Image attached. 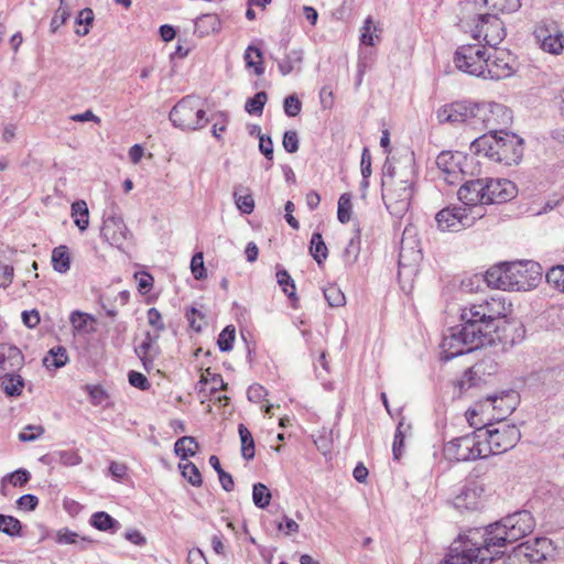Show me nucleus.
Returning <instances> with one entry per match:
<instances>
[{
  "mask_svg": "<svg viewBox=\"0 0 564 564\" xmlns=\"http://www.w3.org/2000/svg\"><path fill=\"white\" fill-rule=\"evenodd\" d=\"M323 293H324L325 300L332 307H340V306L345 305V303H346L345 295H344L343 291L337 285L330 284V285L326 286L323 290Z\"/></svg>",
  "mask_w": 564,
  "mask_h": 564,
  "instance_id": "obj_45",
  "label": "nucleus"
},
{
  "mask_svg": "<svg viewBox=\"0 0 564 564\" xmlns=\"http://www.w3.org/2000/svg\"><path fill=\"white\" fill-rule=\"evenodd\" d=\"M236 329L232 325L226 326L218 335L217 345L221 351H230L234 347Z\"/></svg>",
  "mask_w": 564,
  "mask_h": 564,
  "instance_id": "obj_47",
  "label": "nucleus"
},
{
  "mask_svg": "<svg viewBox=\"0 0 564 564\" xmlns=\"http://www.w3.org/2000/svg\"><path fill=\"white\" fill-rule=\"evenodd\" d=\"M516 57L507 50L492 47L487 50L484 79L499 80L510 77L516 72Z\"/></svg>",
  "mask_w": 564,
  "mask_h": 564,
  "instance_id": "obj_13",
  "label": "nucleus"
},
{
  "mask_svg": "<svg viewBox=\"0 0 564 564\" xmlns=\"http://www.w3.org/2000/svg\"><path fill=\"white\" fill-rule=\"evenodd\" d=\"M479 429L473 433L452 440L444 445V456L451 462H467L486 457L482 451Z\"/></svg>",
  "mask_w": 564,
  "mask_h": 564,
  "instance_id": "obj_9",
  "label": "nucleus"
},
{
  "mask_svg": "<svg viewBox=\"0 0 564 564\" xmlns=\"http://www.w3.org/2000/svg\"><path fill=\"white\" fill-rule=\"evenodd\" d=\"M180 469L184 478L188 480V482L193 486H200L203 482L202 475L192 462H186L184 464H180Z\"/></svg>",
  "mask_w": 564,
  "mask_h": 564,
  "instance_id": "obj_48",
  "label": "nucleus"
},
{
  "mask_svg": "<svg viewBox=\"0 0 564 564\" xmlns=\"http://www.w3.org/2000/svg\"><path fill=\"white\" fill-rule=\"evenodd\" d=\"M72 218L74 219L75 225L78 227L80 231H84L89 226V210L87 203L85 200H76L72 204L70 207Z\"/></svg>",
  "mask_w": 564,
  "mask_h": 564,
  "instance_id": "obj_31",
  "label": "nucleus"
},
{
  "mask_svg": "<svg viewBox=\"0 0 564 564\" xmlns=\"http://www.w3.org/2000/svg\"><path fill=\"white\" fill-rule=\"evenodd\" d=\"M360 251V237L357 234L351 238L343 252V259L346 264L351 265L356 262Z\"/></svg>",
  "mask_w": 564,
  "mask_h": 564,
  "instance_id": "obj_50",
  "label": "nucleus"
},
{
  "mask_svg": "<svg viewBox=\"0 0 564 564\" xmlns=\"http://www.w3.org/2000/svg\"><path fill=\"white\" fill-rule=\"evenodd\" d=\"M158 339V334L152 335L150 332H147L143 341L134 349L137 356L141 359L147 370L153 368V359L160 352L156 344Z\"/></svg>",
  "mask_w": 564,
  "mask_h": 564,
  "instance_id": "obj_24",
  "label": "nucleus"
},
{
  "mask_svg": "<svg viewBox=\"0 0 564 564\" xmlns=\"http://www.w3.org/2000/svg\"><path fill=\"white\" fill-rule=\"evenodd\" d=\"M477 128L488 130L489 134L503 133L512 120L511 110L498 102L477 104Z\"/></svg>",
  "mask_w": 564,
  "mask_h": 564,
  "instance_id": "obj_10",
  "label": "nucleus"
},
{
  "mask_svg": "<svg viewBox=\"0 0 564 564\" xmlns=\"http://www.w3.org/2000/svg\"><path fill=\"white\" fill-rule=\"evenodd\" d=\"M485 528L488 531L489 541L495 542L496 547L501 550L531 534L535 528V520L530 511L520 510Z\"/></svg>",
  "mask_w": 564,
  "mask_h": 564,
  "instance_id": "obj_6",
  "label": "nucleus"
},
{
  "mask_svg": "<svg viewBox=\"0 0 564 564\" xmlns=\"http://www.w3.org/2000/svg\"><path fill=\"white\" fill-rule=\"evenodd\" d=\"M482 485L476 480L466 482L454 498L456 509L475 510L480 503Z\"/></svg>",
  "mask_w": 564,
  "mask_h": 564,
  "instance_id": "obj_21",
  "label": "nucleus"
},
{
  "mask_svg": "<svg viewBox=\"0 0 564 564\" xmlns=\"http://www.w3.org/2000/svg\"><path fill=\"white\" fill-rule=\"evenodd\" d=\"M278 284L282 288V291L289 296V299L296 301L297 296L295 293L294 280L291 278L289 272L284 269H279L276 272Z\"/></svg>",
  "mask_w": 564,
  "mask_h": 564,
  "instance_id": "obj_42",
  "label": "nucleus"
},
{
  "mask_svg": "<svg viewBox=\"0 0 564 564\" xmlns=\"http://www.w3.org/2000/svg\"><path fill=\"white\" fill-rule=\"evenodd\" d=\"M463 156L460 153L443 151L436 158V166L440 170V177L449 185H455L463 178Z\"/></svg>",
  "mask_w": 564,
  "mask_h": 564,
  "instance_id": "obj_17",
  "label": "nucleus"
},
{
  "mask_svg": "<svg viewBox=\"0 0 564 564\" xmlns=\"http://www.w3.org/2000/svg\"><path fill=\"white\" fill-rule=\"evenodd\" d=\"M252 500L258 508H267L271 500V492L268 487L261 482L254 484L252 488Z\"/></svg>",
  "mask_w": 564,
  "mask_h": 564,
  "instance_id": "obj_44",
  "label": "nucleus"
},
{
  "mask_svg": "<svg viewBox=\"0 0 564 564\" xmlns=\"http://www.w3.org/2000/svg\"><path fill=\"white\" fill-rule=\"evenodd\" d=\"M414 172L411 163L395 166L390 160L383 165L382 199L387 209L402 217L409 209L413 195Z\"/></svg>",
  "mask_w": 564,
  "mask_h": 564,
  "instance_id": "obj_3",
  "label": "nucleus"
},
{
  "mask_svg": "<svg viewBox=\"0 0 564 564\" xmlns=\"http://www.w3.org/2000/svg\"><path fill=\"white\" fill-rule=\"evenodd\" d=\"M458 198L465 206L485 204L482 178L466 182L458 189Z\"/></svg>",
  "mask_w": 564,
  "mask_h": 564,
  "instance_id": "obj_25",
  "label": "nucleus"
},
{
  "mask_svg": "<svg viewBox=\"0 0 564 564\" xmlns=\"http://www.w3.org/2000/svg\"><path fill=\"white\" fill-rule=\"evenodd\" d=\"M267 101V94L264 91L257 93L252 98L248 99L246 102V111L249 113L261 115L263 111V107Z\"/></svg>",
  "mask_w": 564,
  "mask_h": 564,
  "instance_id": "obj_51",
  "label": "nucleus"
},
{
  "mask_svg": "<svg viewBox=\"0 0 564 564\" xmlns=\"http://www.w3.org/2000/svg\"><path fill=\"white\" fill-rule=\"evenodd\" d=\"M284 112L289 117H295L301 112L302 102L296 95H290L283 102Z\"/></svg>",
  "mask_w": 564,
  "mask_h": 564,
  "instance_id": "obj_61",
  "label": "nucleus"
},
{
  "mask_svg": "<svg viewBox=\"0 0 564 564\" xmlns=\"http://www.w3.org/2000/svg\"><path fill=\"white\" fill-rule=\"evenodd\" d=\"M205 116L200 99L195 96H186L171 109L169 118L175 128L198 130L208 122Z\"/></svg>",
  "mask_w": 564,
  "mask_h": 564,
  "instance_id": "obj_8",
  "label": "nucleus"
},
{
  "mask_svg": "<svg viewBox=\"0 0 564 564\" xmlns=\"http://www.w3.org/2000/svg\"><path fill=\"white\" fill-rule=\"evenodd\" d=\"M486 53L487 48L480 44L462 45L455 52V66L468 75L484 78Z\"/></svg>",
  "mask_w": 564,
  "mask_h": 564,
  "instance_id": "obj_12",
  "label": "nucleus"
},
{
  "mask_svg": "<svg viewBox=\"0 0 564 564\" xmlns=\"http://www.w3.org/2000/svg\"><path fill=\"white\" fill-rule=\"evenodd\" d=\"M21 531L22 525L17 518L0 513V532L9 536H19L21 535Z\"/></svg>",
  "mask_w": 564,
  "mask_h": 564,
  "instance_id": "obj_41",
  "label": "nucleus"
},
{
  "mask_svg": "<svg viewBox=\"0 0 564 564\" xmlns=\"http://www.w3.org/2000/svg\"><path fill=\"white\" fill-rule=\"evenodd\" d=\"M509 306L503 297H490L462 310L460 325L448 329L441 344V358L448 361L491 343L498 329L497 321L507 316Z\"/></svg>",
  "mask_w": 564,
  "mask_h": 564,
  "instance_id": "obj_1",
  "label": "nucleus"
},
{
  "mask_svg": "<svg viewBox=\"0 0 564 564\" xmlns=\"http://www.w3.org/2000/svg\"><path fill=\"white\" fill-rule=\"evenodd\" d=\"M219 29V20L214 14H205L199 17L195 22V31L200 36L215 32Z\"/></svg>",
  "mask_w": 564,
  "mask_h": 564,
  "instance_id": "obj_39",
  "label": "nucleus"
},
{
  "mask_svg": "<svg viewBox=\"0 0 564 564\" xmlns=\"http://www.w3.org/2000/svg\"><path fill=\"white\" fill-rule=\"evenodd\" d=\"M435 220L442 231L457 232L468 228L465 225V214L460 206L443 208L436 214Z\"/></svg>",
  "mask_w": 564,
  "mask_h": 564,
  "instance_id": "obj_20",
  "label": "nucleus"
},
{
  "mask_svg": "<svg viewBox=\"0 0 564 564\" xmlns=\"http://www.w3.org/2000/svg\"><path fill=\"white\" fill-rule=\"evenodd\" d=\"M282 145L288 153L297 152L300 148L297 132L294 130L285 131L283 134Z\"/></svg>",
  "mask_w": 564,
  "mask_h": 564,
  "instance_id": "obj_58",
  "label": "nucleus"
},
{
  "mask_svg": "<svg viewBox=\"0 0 564 564\" xmlns=\"http://www.w3.org/2000/svg\"><path fill=\"white\" fill-rule=\"evenodd\" d=\"M243 58L247 68H253L257 76L264 74L263 54L259 47L249 45L245 51Z\"/></svg>",
  "mask_w": 564,
  "mask_h": 564,
  "instance_id": "obj_29",
  "label": "nucleus"
},
{
  "mask_svg": "<svg viewBox=\"0 0 564 564\" xmlns=\"http://www.w3.org/2000/svg\"><path fill=\"white\" fill-rule=\"evenodd\" d=\"M351 197L348 193L341 194L338 199L337 217L341 224H347L351 216Z\"/></svg>",
  "mask_w": 564,
  "mask_h": 564,
  "instance_id": "obj_46",
  "label": "nucleus"
},
{
  "mask_svg": "<svg viewBox=\"0 0 564 564\" xmlns=\"http://www.w3.org/2000/svg\"><path fill=\"white\" fill-rule=\"evenodd\" d=\"M86 390L94 405H100L108 399L107 392L100 386H87Z\"/></svg>",
  "mask_w": 564,
  "mask_h": 564,
  "instance_id": "obj_63",
  "label": "nucleus"
},
{
  "mask_svg": "<svg viewBox=\"0 0 564 564\" xmlns=\"http://www.w3.org/2000/svg\"><path fill=\"white\" fill-rule=\"evenodd\" d=\"M477 104L454 102L445 105L437 110L440 122L458 123L467 122L471 128L477 129L476 118Z\"/></svg>",
  "mask_w": 564,
  "mask_h": 564,
  "instance_id": "obj_15",
  "label": "nucleus"
},
{
  "mask_svg": "<svg viewBox=\"0 0 564 564\" xmlns=\"http://www.w3.org/2000/svg\"><path fill=\"white\" fill-rule=\"evenodd\" d=\"M410 430V425H405L404 417H402L397 426L394 440L392 444V452L394 459H399L402 455V448L404 445L405 432Z\"/></svg>",
  "mask_w": 564,
  "mask_h": 564,
  "instance_id": "obj_43",
  "label": "nucleus"
},
{
  "mask_svg": "<svg viewBox=\"0 0 564 564\" xmlns=\"http://www.w3.org/2000/svg\"><path fill=\"white\" fill-rule=\"evenodd\" d=\"M100 235L111 246L119 247L128 238V228L121 216L108 215L104 219Z\"/></svg>",
  "mask_w": 564,
  "mask_h": 564,
  "instance_id": "obj_19",
  "label": "nucleus"
},
{
  "mask_svg": "<svg viewBox=\"0 0 564 564\" xmlns=\"http://www.w3.org/2000/svg\"><path fill=\"white\" fill-rule=\"evenodd\" d=\"M485 370L484 364H476L475 366L470 367L468 370H466L463 375V377L457 381L456 388L459 390V395H463L464 393L468 392L470 389L478 387L482 378L480 373H482Z\"/></svg>",
  "mask_w": 564,
  "mask_h": 564,
  "instance_id": "obj_26",
  "label": "nucleus"
},
{
  "mask_svg": "<svg viewBox=\"0 0 564 564\" xmlns=\"http://www.w3.org/2000/svg\"><path fill=\"white\" fill-rule=\"evenodd\" d=\"M542 267L535 261H518L491 267L485 275L490 288L525 292L539 285L542 280Z\"/></svg>",
  "mask_w": 564,
  "mask_h": 564,
  "instance_id": "obj_2",
  "label": "nucleus"
},
{
  "mask_svg": "<svg viewBox=\"0 0 564 564\" xmlns=\"http://www.w3.org/2000/svg\"><path fill=\"white\" fill-rule=\"evenodd\" d=\"M535 37L544 52L558 55L564 50V34L555 24L539 26Z\"/></svg>",
  "mask_w": 564,
  "mask_h": 564,
  "instance_id": "obj_18",
  "label": "nucleus"
},
{
  "mask_svg": "<svg viewBox=\"0 0 564 564\" xmlns=\"http://www.w3.org/2000/svg\"><path fill=\"white\" fill-rule=\"evenodd\" d=\"M13 267L4 251H0V288H7L13 279Z\"/></svg>",
  "mask_w": 564,
  "mask_h": 564,
  "instance_id": "obj_40",
  "label": "nucleus"
},
{
  "mask_svg": "<svg viewBox=\"0 0 564 564\" xmlns=\"http://www.w3.org/2000/svg\"><path fill=\"white\" fill-rule=\"evenodd\" d=\"M30 477H31L30 473L26 469H22V468L13 471L11 474H8L7 476H4L1 479V489H0L1 494L3 496L7 495V492H6L7 481H9L14 487H22L29 481Z\"/></svg>",
  "mask_w": 564,
  "mask_h": 564,
  "instance_id": "obj_38",
  "label": "nucleus"
},
{
  "mask_svg": "<svg viewBox=\"0 0 564 564\" xmlns=\"http://www.w3.org/2000/svg\"><path fill=\"white\" fill-rule=\"evenodd\" d=\"M449 555L455 564H491L503 555L495 542L489 541L487 529L471 528L459 534L449 547Z\"/></svg>",
  "mask_w": 564,
  "mask_h": 564,
  "instance_id": "obj_4",
  "label": "nucleus"
},
{
  "mask_svg": "<svg viewBox=\"0 0 564 564\" xmlns=\"http://www.w3.org/2000/svg\"><path fill=\"white\" fill-rule=\"evenodd\" d=\"M56 542L59 544H78V543H89L90 540L86 538H79L76 532H73L68 529H62L57 532Z\"/></svg>",
  "mask_w": 564,
  "mask_h": 564,
  "instance_id": "obj_55",
  "label": "nucleus"
},
{
  "mask_svg": "<svg viewBox=\"0 0 564 564\" xmlns=\"http://www.w3.org/2000/svg\"><path fill=\"white\" fill-rule=\"evenodd\" d=\"M23 365V355L14 346L0 345V378L17 371Z\"/></svg>",
  "mask_w": 564,
  "mask_h": 564,
  "instance_id": "obj_22",
  "label": "nucleus"
},
{
  "mask_svg": "<svg viewBox=\"0 0 564 564\" xmlns=\"http://www.w3.org/2000/svg\"><path fill=\"white\" fill-rule=\"evenodd\" d=\"M238 433L241 441V454L247 460L254 457V441L250 431L243 425H238Z\"/></svg>",
  "mask_w": 564,
  "mask_h": 564,
  "instance_id": "obj_37",
  "label": "nucleus"
},
{
  "mask_svg": "<svg viewBox=\"0 0 564 564\" xmlns=\"http://www.w3.org/2000/svg\"><path fill=\"white\" fill-rule=\"evenodd\" d=\"M89 522L99 531L116 532L120 529V523L105 511L95 512Z\"/></svg>",
  "mask_w": 564,
  "mask_h": 564,
  "instance_id": "obj_30",
  "label": "nucleus"
},
{
  "mask_svg": "<svg viewBox=\"0 0 564 564\" xmlns=\"http://www.w3.org/2000/svg\"><path fill=\"white\" fill-rule=\"evenodd\" d=\"M485 204H501L517 194L514 183L507 178H482Z\"/></svg>",
  "mask_w": 564,
  "mask_h": 564,
  "instance_id": "obj_16",
  "label": "nucleus"
},
{
  "mask_svg": "<svg viewBox=\"0 0 564 564\" xmlns=\"http://www.w3.org/2000/svg\"><path fill=\"white\" fill-rule=\"evenodd\" d=\"M69 321L75 330L80 333H87V324L89 321H94V318L87 313L74 311L70 314Z\"/></svg>",
  "mask_w": 564,
  "mask_h": 564,
  "instance_id": "obj_54",
  "label": "nucleus"
},
{
  "mask_svg": "<svg viewBox=\"0 0 564 564\" xmlns=\"http://www.w3.org/2000/svg\"><path fill=\"white\" fill-rule=\"evenodd\" d=\"M68 361V355L67 350L62 347L57 346L52 348L48 354L43 359V365L47 368H54L58 369L64 367Z\"/></svg>",
  "mask_w": 564,
  "mask_h": 564,
  "instance_id": "obj_34",
  "label": "nucleus"
},
{
  "mask_svg": "<svg viewBox=\"0 0 564 564\" xmlns=\"http://www.w3.org/2000/svg\"><path fill=\"white\" fill-rule=\"evenodd\" d=\"M128 380L132 387L138 388L142 391L148 390L151 386L144 375H142L141 372L134 371V370H131L128 373Z\"/></svg>",
  "mask_w": 564,
  "mask_h": 564,
  "instance_id": "obj_62",
  "label": "nucleus"
},
{
  "mask_svg": "<svg viewBox=\"0 0 564 564\" xmlns=\"http://www.w3.org/2000/svg\"><path fill=\"white\" fill-rule=\"evenodd\" d=\"M69 15V10L67 6H65L64 0H59V7L55 11L51 21L52 31L55 32L59 26H62L67 21Z\"/></svg>",
  "mask_w": 564,
  "mask_h": 564,
  "instance_id": "obj_56",
  "label": "nucleus"
},
{
  "mask_svg": "<svg viewBox=\"0 0 564 564\" xmlns=\"http://www.w3.org/2000/svg\"><path fill=\"white\" fill-rule=\"evenodd\" d=\"M235 203L238 209L243 214H251L254 209V200L250 194L239 195L238 193L234 194Z\"/></svg>",
  "mask_w": 564,
  "mask_h": 564,
  "instance_id": "obj_60",
  "label": "nucleus"
},
{
  "mask_svg": "<svg viewBox=\"0 0 564 564\" xmlns=\"http://www.w3.org/2000/svg\"><path fill=\"white\" fill-rule=\"evenodd\" d=\"M506 36L505 23L496 14H480L474 29V37H482L486 45L496 47Z\"/></svg>",
  "mask_w": 564,
  "mask_h": 564,
  "instance_id": "obj_14",
  "label": "nucleus"
},
{
  "mask_svg": "<svg viewBox=\"0 0 564 564\" xmlns=\"http://www.w3.org/2000/svg\"><path fill=\"white\" fill-rule=\"evenodd\" d=\"M17 505L21 510L33 511L39 505V499L34 495L26 494L18 499Z\"/></svg>",
  "mask_w": 564,
  "mask_h": 564,
  "instance_id": "obj_64",
  "label": "nucleus"
},
{
  "mask_svg": "<svg viewBox=\"0 0 564 564\" xmlns=\"http://www.w3.org/2000/svg\"><path fill=\"white\" fill-rule=\"evenodd\" d=\"M479 433L486 457L513 448L521 437L520 431L514 424L501 421L479 427Z\"/></svg>",
  "mask_w": 564,
  "mask_h": 564,
  "instance_id": "obj_7",
  "label": "nucleus"
},
{
  "mask_svg": "<svg viewBox=\"0 0 564 564\" xmlns=\"http://www.w3.org/2000/svg\"><path fill=\"white\" fill-rule=\"evenodd\" d=\"M52 265L58 273H66L70 268V257L66 246H58L52 251Z\"/></svg>",
  "mask_w": 564,
  "mask_h": 564,
  "instance_id": "obj_33",
  "label": "nucleus"
},
{
  "mask_svg": "<svg viewBox=\"0 0 564 564\" xmlns=\"http://www.w3.org/2000/svg\"><path fill=\"white\" fill-rule=\"evenodd\" d=\"M303 51L302 50H292L290 51L285 57L278 63V67L280 73L283 76L291 74L292 72H300L301 64L303 62Z\"/></svg>",
  "mask_w": 564,
  "mask_h": 564,
  "instance_id": "obj_28",
  "label": "nucleus"
},
{
  "mask_svg": "<svg viewBox=\"0 0 564 564\" xmlns=\"http://www.w3.org/2000/svg\"><path fill=\"white\" fill-rule=\"evenodd\" d=\"M551 542L546 538L535 539L533 543L525 542L518 546L519 554H522L531 563H540L546 558Z\"/></svg>",
  "mask_w": 564,
  "mask_h": 564,
  "instance_id": "obj_23",
  "label": "nucleus"
},
{
  "mask_svg": "<svg viewBox=\"0 0 564 564\" xmlns=\"http://www.w3.org/2000/svg\"><path fill=\"white\" fill-rule=\"evenodd\" d=\"M198 444L193 436H183L174 444V452L181 459H186L188 456H194Z\"/></svg>",
  "mask_w": 564,
  "mask_h": 564,
  "instance_id": "obj_35",
  "label": "nucleus"
},
{
  "mask_svg": "<svg viewBox=\"0 0 564 564\" xmlns=\"http://www.w3.org/2000/svg\"><path fill=\"white\" fill-rule=\"evenodd\" d=\"M44 433V427L41 425H26L22 432L19 434V440L21 442H33L42 436Z\"/></svg>",
  "mask_w": 564,
  "mask_h": 564,
  "instance_id": "obj_59",
  "label": "nucleus"
},
{
  "mask_svg": "<svg viewBox=\"0 0 564 564\" xmlns=\"http://www.w3.org/2000/svg\"><path fill=\"white\" fill-rule=\"evenodd\" d=\"M191 270L196 280H203L206 278L203 252H197L193 256L191 261Z\"/></svg>",
  "mask_w": 564,
  "mask_h": 564,
  "instance_id": "obj_57",
  "label": "nucleus"
},
{
  "mask_svg": "<svg viewBox=\"0 0 564 564\" xmlns=\"http://www.w3.org/2000/svg\"><path fill=\"white\" fill-rule=\"evenodd\" d=\"M522 141L513 133H495V134H482L476 138L471 142V150L485 156L503 163L505 165H511L518 163L522 156Z\"/></svg>",
  "mask_w": 564,
  "mask_h": 564,
  "instance_id": "obj_5",
  "label": "nucleus"
},
{
  "mask_svg": "<svg viewBox=\"0 0 564 564\" xmlns=\"http://www.w3.org/2000/svg\"><path fill=\"white\" fill-rule=\"evenodd\" d=\"M1 378L3 379L1 387L7 395L19 397L22 393L24 380L20 375H17L15 371L9 372V375H4Z\"/></svg>",
  "mask_w": 564,
  "mask_h": 564,
  "instance_id": "obj_32",
  "label": "nucleus"
},
{
  "mask_svg": "<svg viewBox=\"0 0 564 564\" xmlns=\"http://www.w3.org/2000/svg\"><path fill=\"white\" fill-rule=\"evenodd\" d=\"M422 261L420 241L416 238L414 228H405L400 242L399 251V276L413 278Z\"/></svg>",
  "mask_w": 564,
  "mask_h": 564,
  "instance_id": "obj_11",
  "label": "nucleus"
},
{
  "mask_svg": "<svg viewBox=\"0 0 564 564\" xmlns=\"http://www.w3.org/2000/svg\"><path fill=\"white\" fill-rule=\"evenodd\" d=\"M54 457L59 464L64 466H77L82 463V457L77 452L72 449L55 452Z\"/></svg>",
  "mask_w": 564,
  "mask_h": 564,
  "instance_id": "obj_53",
  "label": "nucleus"
},
{
  "mask_svg": "<svg viewBox=\"0 0 564 564\" xmlns=\"http://www.w3.org/2000/svg\"><path fill=\"white\" fill-rule=\"evenodd\" d=\"M310 252L318 264H322L328 256V249L319 232H314L310 242Z\"/></svg>",
  "mask_w": 564,
  "mask_h": 564,
  "instance_id": "obj_36",
  "label": "nucleus"
},
{
  "mask_svg": "<svg viewBox=\"0 0 564 564\" xmlns=\"http://www.w3.org/2000/svg\"><path fill=\"white\" fill-rule=\"evenodd\" d=\"M381 28L373 22L372 17L368 15L360 29V44L373 46L377 41H380Z\"/></svg>",
  "mask_w": 564,
  "mask_h": 564,
  "instance_id": "obj_27",
  "label": "nucleus"
},
{
  "mask_svg": "<svg viewBox=\"0 0 564 564\" xmlns=\"http://www.w3.org/2000/svg\"><path fill=\"white\" fill-rule=\"evenodd\" d=\"M546 282L564 293V265L551 268L545 275Z\"/></svg>",
  "mask_w": 564,
  "mask_h": 564,
  "instance_id": "obj_49",
  "label": "nucleus"
},
{
  "mask_svg": "<svg viewBox=\"0 0 564 564\" xmlns=\"http://www.w3.org/2000/svg\"><path fill=\"white\" fill-rule=\"evenodd\" d=\"M485 204H477L475 206H464V214H465V225L467 227H471L477 219H480L485 216L486 210L484 208Z\"/></svg>",
  "mask_w": 564,
  "mask_h": 564,
  "instance_id": "obj_52",
  "label": "nucleus"
}]
</instances>
